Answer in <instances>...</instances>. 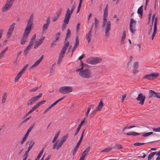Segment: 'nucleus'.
Listing matches in <instances>:
<instances>
[{
    "mask_svg": "<svg viewBox=\"0 0 160 160\" xmlns=\"http://www.w3.org/2000/svg\"><path fill=\"white\" fill-rule=\"evenodd\" d=\"M33 20V14L31 15L28 21L27 25L25 29L20 41L22 45H24L28 42V37L32 30V27Z\"/></svg>",
    "mask_w": 160,
    "mask_h": 160,
    "instance_id": "f257e3e1",
    "label": "nucleus"
},
{
    "mask_svg": "<svg viewBox=\"0 0 160 160\" xmlns=\"http://www.w3.org/2000/svg\"><path fill=\"white\" fill-rule=\"evenodd\" d=\"M78 74L81 77L86 79L91 78L92 77V72L89 69H86L82 71H80Z\"/></svg>",
    "mask_w": 160,
    "mask_h": 160,
    "instance_id": "f03ea898",
    "label": "nucleus"
},
{
    "mask_svg": "<svg viewBox=\"0 0 160 160\" xmlns=\"http://www.w3.org/2000/svg\"><path fill=\"white\" fill-rule=\"evenodd\" d=\"M15 0H7L5 4L2 7V11L6 12L12 7Z\"/></svg>",
    "mask_w": 160,
    "mask_h": 160,
    "instance_id": "7ed1b4c3",
    "label": "nucleus"
},
{
    "mask_svg": "<svg viewBox=\"0 0 160 160\" xmlns=\"http://www.w3.org/2000/svg\"><path fill=\"white\" fill-rule=\"evenodd\" d=\"M72 88L70 86H63L61 87L59 89V92L62 94H65L71 92Z\"/></svg>",
    "mask_w": 160,
    "mask_h": 160,
    "instance_id": "20e7f679",
    "label": "nucleus"
},
{
    "mask_svg": "<svg viewBox=\"0 0 160 160\" xmlns=\"http://www.w3.org/2000/svg\"><path fill=\"white\" fill-rule=\"evenodd\" d=\"M46 102V101L45 100H42L41 101L39 102L38 103H37L35 105L32 109L22 118V119L26 118L28 115L32 113L33 111L35 110L37 108H38L40 105L42 104L43 103Z\"/></svg>",
    "mask_w": 160,
    "mask_h": 160,
    "instance_id": "39448f33",
    "label": "nucleus"
},
{
    "mask_svg": "<svg viewBox=\"0 0 160 160\" xmlns=\"http://www.w3.org/2000/svg\"><path fill=\"white\" fill-rule=\"evenodd\" d=\"M136 21L133 19H131L130 22V30L133 34H135L136 30L135 29Z\"/></svg>",
    "mask_w": 160,
    "mask_h": 160,
    "instance_id": "423d86ee",
    "label": "nucleus"
},
{
    "mask_svg": "<svg viewBox=\"0 0 160 160\" xmlns=\"http://www.w3.org/2000/svg\"><path fill=\"white\" fill-rule=\"evenodd\" d=\"M145 98V96L143 95V94L141 93L138 94V96L136 98V99L138 101H140L139 103L141 105H143Z\"/></svg>",
    "mask_w": 160,
    "mask_h": 160,
    "instance_id": "0eeeda50",
    "label": "nucleus"
},
{
    "mask_svg": "<svg viewBox=\"0 0 160 160\" xmlns=\"http://www.w3.org/2000/svg\"><path fill=\"white\" fill-rule=\"evenodd\" d=\"M68 135H66L63 136L62 138H61V140L58 143L56 147V149H58L61 147L62 145L63 144V142H64L68 138Z\"/></svg>",
    "mask_w": 160,
    "mask_h": 160,
    "instance_id": "6e6552de",
    "label": "nucleus"
},
{
    "mask_svg": "<svg viewBox=\"0 0 160 160\" xmlns=\"http://www.w3.org/2000/svg\"><path fill=\"white\" fill-rule=\"evenodd\" d=\"M149 95L148 98H151L152 97H156L160 99V95H159V93L156 92L152 90H150L149 91Z\"/></svg>",
    "mask_w": 160,
    "mask_h": 160,
    "instance_id": "1a4fd4ad",
    "label": "nucleus"
},
{
    "mask_svg": "<svg viewBox=\"0 0 160 160\" xmlns=\"http://www.w3.org/2000/svg\"><path fill=\"white\" fill-rule=\"evenodd\" d=\"M15 23H14L10 25L7 33V36L8 38H10L12 35L13 31L14 28Z\"/></svg>",
    "mask_w": 160,
    "mask_h": 160,
    "instance_id": "9d476101",
    "label": "nucleus"
},
{
    "mask_svg": "<svg viewBox=\"0 0 160 160\" xmlns=\"http://www.w3.org/2000/svg\"><path fill=\"white\" fill-rule=\"evenodd\" d=\"M72 14V13L70 11L69 9L68 8L66 11L64 20H65V22H69Z\"/></svg>",
    "mask_w": 160,
    "mask_h": 160,
    "instance_id": "9b49d317",
    "label": "nucleus"
},
{
    "mask_svg": "<svg viewBox=\"0 0 160 160\" xmlns=\"http://www.w3.org/2000/svg\"><path fill=\"white\" fill-rule=\"evenodd\" d=\"M111 22L110 21H108L107 22L106 27L105 30V35L106 36H109V31L111 29Z\"/></svg>",
    "mask_w": 160,
    "mask_h": 160,
    "instance_id": "f8f14e48",
    "label": "nucleus"
},
{
    "mask_svg": "<svg viewBox=\"0 0 160 160\" xmlns=\"http://www.w3.org/2000/svg\"><path fill=\"white\" fill-rule=\"evenodd\" d=\"M62 9L60 8L56 12V15L54 16V17L52 18V21L55 22L57 20L62 13Z\"/></svg>",
    "mask_w": 160,
    "mask_h": 160,
    "instance_id": "ddd939ff",
    "label": "nucleus"
},
{
    "mask_svg": "<svg viewBox=\"0 0 160 160\" xmlns=\"http://www.w3.org/2000/svg\"><path fill=\"white\" fill-rule=\"evenodd\" d=\"M44 58V56L43 55H42L40 58L38 60L34 63V64L32 65L31 67H30V69H32V68H35L36 67H37V66H38L39 64L40 63V62L42 61V59H43Z\"/></svg>",
    "mask_w": 160,
    "mask_h": 160,
    "instance_id": "4468645a",
    "label": "nucleus"
},
{
    "mask_svg": "<svg viewBox=\"0 0 160 160\" xmlns=\"http://www.w3.org/2000/svg\"><path fill=\"white\" fill-rule=\"evenodd\" d=\"M44 38L45 37H42L41 39H39V41H36L35 42V45L34 47L35 49L37 48L39 45L43 42Z\"/></svg>",
    "mask_w": 160,
    "mask_h": 160,
    "instance_id": "2eb2a0df",
    "label": "nucleus"
},
{
    "mask_svg": "<svg viewBox=\"0 0 160 160\" xmlns=\"http://www.w3.org/2000/svg\"><path fill=\"white\" fill-rule=\"evenodd\" d=\"M103 106V103L102 101V99L100 100V101L98 106L95 108L96 110L97 111H100L101 109L102 108Z\"/></svg>",
    "mask_w": 160,
    "mask_h": 160,
    "instance_id": "dca6fc26",
    "label": "nucleus"
},
{
    "mask_svg": "<svg viewBox=\"0 0 160 160\" xmlns=\"http://www.w3.org/2000/svg\"><path fill=\"white\" fill-rule=\"evenodd\" d=\"M33 44L29 42V44L25 48L24 50V55H26L28 53V51L31 49V47Z\"/></svg>",
    "mask_w": 160,
    "mask_h": 160,
    "instance_id": "f3484780",
    "label": "nucleus"
},
{
    "mask_svg": "<svg viewBox=\"0 0 160 160\" xmlns=\"http://www.w3.org/2000/svg\"><path fill=\"white\" fill-rule=\"evenodd\" d=\"M137 13L139 15V17L140 18H142L143 15V6L142 5L138 8L137 11Z\"/></svg>",
    "mask_w": 160,
    "mask_h": 160,
    "instance_id": "a211bd4d",
    "label": "nucleus"
},
{
    "mask_svg": "<svg viewBox=\"0 0 160 160\" xmlns=\"http://www.w3.org/2000/svg\"><path fill=\"white\" fill-rule=\"evenodd\" d=\"M94 64H95L100 62L102 60V59L98 57L93 58Z\"/></svg>",
    "mask_w": 160,
    "mask_h": 160,
    "instance_id": "6ab92c4d",
    "label": "nucleus"
},
{
    "mask_svg": "<svg viewBox=\"0 0 160 160\" xmlns=\"http://www.w3.org/2000/svg\"><path fill=\"white\" fill-rule=\"evenodd\" d=\"M37 101L34 99V97H32L30 99H29L28 102V105H31L33 104L34 102H35Z\"/></svg>",
    "mask_w": 160,
    "mask_h": 160,
    "instance_id": "aec40b11",
    "label": "nucleus"
},
{
    "mask_svg": "<svg viewBox=\"0 0 160 160\" xmlns=\"http://www.w3.org/2000/svg\"><path fill=\"white\" fill-rule=\"evenodd\" d=\"M86 38L88 43H89L91 39V33L88 32L86 35Z\"/></svg>",
    "mask_w": 160,
    "mask_h": 160,
    "instance_id": "412c9836",
    "label": "nucleus"
},
{
    "mask_svg": "<svg viewBox=\"0 0 160 160\" xmlns=\"http://www.w3.org/2000/svg\"><path fill=\"white\" fill-rule=\"evenodd\" d=\"M159 73L158 72L153 73L151 74L152 80L156 78L159 76Z\"/></svg>",
    "mask_w": 160,
    "mask_h": 160,
    "instance_id": "4be33fe9",
    "label": "nucleus"
},
{
    "mask_svg": "<svg viewBox=\"0 0 160 160\" xmlns=\"http://www.w3.org/2000/svg\"><path fill=\"white\" fill-rule=\"evenodd\" d=\"M93 59V58L92 57L89 58L86 60V62L88 63L94 64Z\"/></svg>",
    "mask_w": 160,
    "mask_h": 160,
    "instance_id": "5701e85b",
    "label": "nucleus"
},
{
    "mask_svg": "<svg viewBox=\"0 0 160 160\" xmlns=\"http://www.w3.org/2000/svg\"><path fill=\"white\" fill-rule=\"evenodd\" d=\"M93 106H94V105H91L88 106V110H87V112H86V114H85V116H86V117H88V116L89 113V112H90V111L91 108H93Z\"/></svg>",
    "mask_w": 160,
    "mask_h": 160,
    "instance_id": "b1692460",
    "label": "nucleus"
},
{
    "mask_svg": "<svg viewBox=\"0 0 160 160\" xmlns=\"http://www.w3.org/2000/svg\"><path fill=\"white\" fill-rule=\"evenodd\" d=\"M69 41H68L66 43H65L64 46L62 48V50H63L66 51V50L67 48V47L69 46Z\"/></svg>",
    "mask_w": 160,
    "mask_h": 160,
    "instance_id": "393cba45",
    "label": "nucleus"
},
{
    "mask_svg": "<svg viewBox=\"0 0 160 160\" xmlns=\"http://www.w3.org/2000/svg\"><path fill=\"white\" fill-rule=\"evenodd\" d=\"M8 48V47H7L4 50L2 51L1 53H0V59L3 58L4 56V54L5 53Z\"/></svg>",
    "mask_w": 160,
    "mask_h": 160,
    "instance_id": "a878e982",
    "label": "nucleus"
},
{
    "mask_svg": "<svg viewBox=\"0 0 160 160\" xmlns=\"http://www.w3.org/2000/svg\"><path fill=\"white\" fill-rule=\"evenodd\" d=\"M68 22H69L68 21L65 22V20H64L62 27V31H64V30L66 28V25L68 23Z\"/></svg>",
    "mask_w": 160,
    "mask_h": 160,
    "instance_id": "bb28decb",
    "label": "nucleus"
},
{
    "mask_svg": "<svg viewBox=\"0 0 160 160\" xmlns=\"http://www.w3.org/2000/svg\"><path fill=\"white\" fill-rule=\"evenodd\" d=\"M71 35V31L69 29H68L67 30V32L66 33V36L65 39V41L64 43L65 42L66 40L68 38H69L70 37Z\"/></svg>",
    "mask_w": 160,
    "mask_h": 160,
    "instance_id": "cd10ccee",
    "label": "nucleus"
},
{
    "mask_svg": "<svg viewBox=\"0 0 160 160\" xmlns=\"http://www.w3.org/2000/svg\"><path fill=\"white\" fill-rule=\"evenodd\" d=\"M49 24L45 23L43 26L42 32H44L48 29Z\"/></svg>",
    "mask_w": 160,
    "mask_h": 160,
    "instance_id": "c85d7f7f",
    "label": "nucleus"
},
{
    "mask_svg": "<svg viewBox=\"0 0 160 160\" xmlns=\"http://www.w3.org/2000/svg\"><path fill=\"white\" fill-rule=\"evenodd\" d=\"M35 124V123H34L32 124L31 126L29 128L28 130L26 133H27L29 135V133L31 132L32 130L34 127Z\"/></svg>",
    "mask_w": 160,
    "mask_h": 160,
    "instance_id": "c756f323",
    "label": "nucleus"
},
{
    "mask_svg": "<svg viewBox=\"0 0 160 160\" xmlns=\"http://www.w3.org/2000/svg\"><path fill=\"white\" fill-rule=\"evenodd\" d=\"M7 94L6 92L4 93L3 96L2 97V103H4L5 101L6 100L7 98Z\"/></svg>",
    "mask_w": 160,
    "mask_h": 160,
    "instance_id": "7c9ffc66",
    "label": "nucleus"
},
{
    "mask_svg": "<svg viewBox=\"0 0 160 160\" xmlns=\"http://www.w3.org/2000/svg\"><path fill=\"white\" fill-rule=\"evenodd\" d=\"M156 154V152H153L149 154L148 155V160H150Z\"/></svg>",
    "mask_w": 160,
    "mask_h": 160,
    "instance_id": "2f4dec72",
    "label": "nucleus"
},
{
    "mask_svg": "<svg viewBox=\"0 0 160 160\" xmlns=\"http://www.w3.org/2000/svg\"><path fill=\"white\" fill-rule=\"evenodd\" d=\"M43 149L41 151H40L38 156H37L36 158L35 159V160H39L40 157H41L43 152Z\"/></svg>",
    "mask_w": 160,
    "mask_h": 160,
    "instance_id": "473e14b6",
    "label": "nucleus"
},
{
    "mask_svg": "<svg viewBox=\"0 0 160 160\" xmlns=\"http://www.w3.org/2000/svg\"><path fill=\"white\" fill-rule=\"evenodd\" d=\"M28 135H29L28 134H27L26 133L25 134V135L24 136V137L23 138H22V139L21 141V144H23L24 142L25 141L26 139L28 137Z\"/></svg>",
    "mask_w": 160,
    "mask_h": 160,
    "instance_id": "72a5a7b5",
    "label": "nucleus"
},
{
    "mask_svg": "<svg viewBox=\"0 0 160 160\" xmlns=\"http://www.w3.org/2000/svg\"><path fill=\"white\" fill-rule=\"evenodd\" d=\"M146 78L148 79L149 80H152L151 74H146L143 77V78H142L143 79H145Z\"/></svg>",
    "mask_w": 160,
    "mask_h": 160,
    "instance_id": "f704fd0d",
    "label": "nucleus"
},
{
    "mask_svg": "<svg viewBox=\"0 0 160 160\" xmlns=\"http://www.w3.org/2000/svg\"><path fill=\"white\" fill-rule=\"evenodd\" d=\"M66 51H63V50H61L59 54V57L63 58L64 56L65 53Z\"/></svg>",
    "mask_w": 160,
    "mask_h": 160,
    "instance_id": "c9c22d12",
    "label": "nucleus"
},
{
    "mask_svg": "<svg viewBox=\"0 0 160 160\" xmlns=\"http://www.w3.org/2000/svg\"><path fill=\"white\" fill-rule=\"evenodd\" d=\"M36 36V34L35 33L32 36L30 41L29 42V43H32V44H33V42L35 41V39Z\"/></svg>",
    "mask_w": 160,
    "mask_h": 160,
    "instance_id": "e433bc0d",
    "label": "nucleus"
},
{
    "mask_svg": "<svg viewBox=\"0 0 160 160\" xmlns=\"http://www.w3.org/2000/svg\"><path fill=\"white\" fill-rule=\"evenodd\" d=\"M28 66V64H26L22 69V70L19 72L21 74H22L26 70Z\"/></svg>",
    "mask_w": 160,
    "mask_h": 160,
    "instance_id": "4c0bfd02",
    "label": "nucleus"
},
{
    "mask_svg": "<svg viewBox=\"0 0 160 160\" xmlns=\"http://www.w3.org/2000/svg\"><path fill=\"white\" fill-rule=\"evenodd\" d=\"M41 87V85L39 87H34L32 89H31L29 90V91L31 92H35L37 91L39 88Z\"/></svg>",
    "mask_w": 160,
    "mask_h": 160,
    "instance_id": "58836bf2",
    "label": "nucleus"
},
{
    "mask_svg": "<svg viewBox=\"0 0 160 160\" xmlns=\"http://www.w3.org/2000/svg\"><path fill=\"white\" fill-rule=\"evenodd\" d=\"M22 74L19 73L18 74L17 76L15 77L14 81L15 82H17L18 80L20 78Z\"/></svg>",
    "mask_w": 160,
    "mask_h": 160,
    "instance_id": "ea45409f",
    "label": "nucleus"
},
{
    "mask_svg": "<svg viewBox=\"0 0 160 160\" xmlns=\"http://www.w3.org/2000/svg\"><path fill=\"white\" fill-rule=\"evenodd\" d=\"M138 62H135L133 66V69H138Z\"/></svg>",
    "mask_w": 160,
    "mask_h": 160,
    "instance_id": "a19ab883",
    "label": "nucleus"
},
{
    "mask_svg": "<svg viewBox=\"0 0 160 160\" xmlns=\"http://www.w3.org/2000/svg\"><path fill=\"white\" fill-rule=\"evenodd\" d=\"M157 28H154L152 36V39L153 40L157 32Z\"/></svg>",
    "mask_w": 160,
    "mask_h": 160,
    "instance_id": "79ce46f5",
    "label": "nucleus"
},
{
    "mask_svg": "<svg viewBox=\"0 0 160 160\" xmlns=\"http://www.w3.org/2000/svg\"><path fill=\"white\" fill-rule=\"evenodd\" d=\"M79 147V146L76 145V146L74 147V149L72 152V155L73 156H74L75 155L76 151H77Z\"/></svg>",
    "mask_w": 160,
    "mask_h": 160,
    "instance_id": "37998d69",
    "label": "nucleus"
},
{
    "mask_svg": "<svg viewBox=\"0 0 160 160\" xmlns=\"http://www.w3.org/2000/svg\"><path fill=\"white\" fill-rule=\"evenodd\" d=\"M85 118H84L83 120H82L81 121V122L80 124L79 125L77 128L79 130L80 129V128H81L82 125L85 122Z\"/></svg>",
    "mask_w": 160,
    "mask_h": 160,
    "instance_id": "c03bdc74",
    "label": "nucleus"
},
{
    "mask_svg": "<svg viewBox=\"0 0 160 160\" xmlns=\"http://www.w3.org/2000/svg\"><path fill=\"white\" fill-rule=\"evenodd\" d=\"M61 35V32H58L56 35L55 36V40L57 41L58 40L59 37H60V36Z\"/></svg>",
    "mask_w": 160,
    "mask_h": 160,
    "instance_id": "a18cd8bd",
    "label": "nucleus"
},
{
    "mask_svg": "<svg viewBox=\"0 0 160 160\" xmlns=\"http://www.w3.org/2000/svg\"><path fill=\"white\" fill-rule=\"evenodd\" d=\"M112 148H107L102 151V152H108L111 150Z\"/></svg>",
    "mask_w": 160,
    "mask_h": 160,
    "instance_id": "49530a36",
    "label": "nucleus"
},
{
    "mask_svg": "<svg viewBox=\"0 0 160 160\" xmlns=\"http://www.w3.org/2000/svg\"><path fill=\"white\" fill-rule=\"evenodd\" d=\"M57 42V41L54 40L51 43L50 45L51 48H53L55 46V45H56V42Z\"/></svg>",
    "mask_w": 160,
    "mask_h": 160,
    "instance_id": "de8ad7c7",
    "label": "nucleus"
},
{
    "mask_svg": "<svg viewBox=\"0 0 160 160\" xmlns=\"http://www.w3.org/2000/svg\"><path fill=\"white\" fill-rule=\"evenodd\" d=\"M153 133L152 132H150L145 133L144 134L142 135V136H144V137H146L152 134Z\"/></svg>",
    "mask_w": 160,
    "mask_h": 160,
    "instance_id": "09e8293b",
    "label": "nucleus"
},
{
    "mask_svg": "<svg viewBox=\"0 0 160 160\" xmlns=\"http://www.w3.org/2000/svg\"><path fill=\"white\" fill-rule=\"evenodd\" d=\"M97 110H96V109H95L90 114V117L91 118H92L93 117L94 115L96 113Z\"/></svg>",
    "mask_w": 160,
    "mask_h": 160,
    "instance_id": "8fccbe9b",
    "label": "nucleus"
},
{
    "mask_svg": "<svg viewBox=\"0 0 160 160\" xmlns=\"http://www.w3.org/2000/svg\"><path fill=\"white\" fill-rule=\"evenodd\" d=\"M79 41L78 39V36H77V37H76V39H75L74 45L75 46H77L78 47V46L79 45Z\"/></svg>",
    "mask_w": 160,
    "mask_h": 160,
    "instance_id": "3c124183",
    "label": "nucleus"
},
{
    "mask_svg": "<svg viewBox=\"0 0 160 160\" xmlns=\"http://www.w3.org/2000/svg\"><path fill=\"white\" fill-rule=\"evenodd\" d=\"M152 10L150 9L149 12V13L148 15V22H150V21L151 18V15H152Z\"/></svg>",
    "mask_w": 160,
    "mask_h": 160,
    "instance_id": "603ef678",
    "label": "nucleus"
},
{
    "mask_svg": "<svg viewBox=\"0 0 160 160\" xmlns=\"http://www.w3.org/2000/svg\"><path fill=\"white\" fill-rule=\"evenodd\" d=\"M95 20V28H96L98 25V23H99V21L96 18H94Z\"/></svg>",
    "mask_w": 160,
    "mask_h": 160,
    "instance_id": "864d4df0",
    "label": "nucleus"
},
{
    "mask_svg": "<svg viewBox=\"0 0 160 160\" xmlns=\"http://www.w3.org/2000/svg\"><path fill=\"white\" fill-rule=\"evenodd\" d=\"M58 140H57L55 142L54 144H53V145L52 146V149H54L56 148L57 145L58 144Z\"/></svg>",
    "mask_w": 160,
    "mask_h": 160,
    "instance_id": "5fc2aeb1",
    "label": "nucleus"
},
{
    "mask_svg": "<svg viewBox=\"0 0 160 160\" xmlns=\"http://www.w3.org/2000/svg\"><path fill=\"white\" fill-rule=\"evenodd\" d=\"M90 147H88L84 151V153H86V154H87L89 152L90 150Z\"/></svg>",
    "mask_w": 160,
    "mask_h": 160,
    "instance_id": "6e6d98bb",
    "label": "nucleus"
},
{
    "mask_svg": "<svg viewBox=\"0 0 160 160\" xmlns=\"http://www.w3.org/2000/svg\"><path fill=\"white\" fill-rule=\"evenodd\" d=\"M158 21V18L156 17L155 19L154 28H157V22Z\"/></svg>",
    "mask_w": 160,
    "mask_h": 160,
    "instance_id": "4d7b16f0",
    "label": "nucleus"
},
{
    "mask_svg": "<svg viewBox=\"0 0 160 160\" xmlns=\"http://www.w3.org/2000/svg\"><path fill=\"white\" fill-rule=\"evenodd\" d=\"M153 131L155 132H160V127L158 128H153L152 129Z\"/></svg>",
    "mask_w": 160,
    "mask_h": 160,
    "instance_id": "13d9d810",
    "label": "nucleus"
},
{
    "mask_svg": "<svg viewBox=\"0 0 160 160\" xmlns=\"http://www.w3.org/2000/svg\"><path fill=\"white\" fill-rule=\"evenodd\" d=\"M108 10L104 9V10L103 17H108Z\"/></svg>",
    "mask_w": 160,
    "mask_h": 160,
    "instance_id": "bf43d9fd",
    "label": "nucleus"
},
{
    "mask_svg": "<svg viewBox=\"0 0 160 160\" xmlns=\"http://www.w3.org/2000/svg\"><path fill=\"white\" fill-rule=\"evenodd\" d=\"M75 3L74 4L72 5L71 10L70 11L72 13L73 12V11H74L75 8Z\"/></svg>",
    "mask_w": 160,
    "mask_h": 160,
    "instance_id": "052dcab7",
    "label": "nucleus"
},
{
    "mask_svg": "<svg viewBox=\"0 0 160 160\" xmlns=\"http://www.w3.org/2000/svg\"><path fill=\"white\" fill-rule=\"evenodd\" d=\"M145 144V143H141V142H135L134 144V145L135 146H139L144 145Z\"/></svg>",
    "mask_w": 160,
    "mask_h": 160,
    "instance_id": "680f3d73",
    "label": "nucleus"
},
{
    "mask_svg": "<svg viewBox=\"0 0 160 160\" xmlns=\"http://www.w3.org/2000/svg\"><path fill=\"white\" fill-rule=\"evenodd\" d=\"M114 148L116 149H121L122 148V147L120 145H119L116 144V146H114Z\"/></svg>",
    "mask_w": 160,
    "mask_h": 160,
    "instance_id": "e2e57ef3",
    "label": "nucleus"
},
{
    "mask_svg": "<svg viewBox=\"0 0 160 160\" xmlns=\"http://www.w3.org/2000/svg\"><path fill=\"white\" fill-rule=\"evenodd\" d=\"M85 131V130L84 129L82 132V133L81 134V137H80V140H79L80 141H82V139H83V136H84V132Z\"/></svg>",
    "mask_w": 160,
    "mask_h": 160,
    "instance_id": "0e129e2a",
    "label": "nucleus"
},
{
    "mask_svg": "<svg viewBox=\"0 0 160 160\" xmlns=\"http://www.w3.org/2000/svg\"><path fill=\"white\" fill-rule=\"evenodd\" d=\"M60 130L58 131V132H57V133L55 134L54 138H56L57 139V138L58 137L60 134Z\"/></svg>",
    "mask_w": 160,
    "mask_h": 160,
    "instance_id": "69168bd1",
    "label": "nucleus"
},
{
    "mask_svg": "<svg viewBox=\"0 0 160 160\" xmlns=\"http://www.w3.org/2000/svg\"><path fill=\"white\" fill-rule=\"evenodd\" d=\"M141 134H142V133H139L136 132H132V135L134 136H136L137 135H141Z\"/></svg>",
    "mask_w": 160,
    "mask_h": 160,
    "instance_id": "338daca9",
    "label": "nucleus"
},
{
    "mask_svg": "<svg viewBox=\"0 0 160 160\" xmlns=\"http://www.w3.org/2000/svg\"><path fill=\"white\" fill-rule=\"evenodd\" d=\"M50 17H48L47 20H46V24H49L50 22Z\"/></svg>",
    "mask_w": 160,
    "mask_h": 160,
    "instance_id": "774afa93",
    "label": "nucleus"
}]
</instances>
